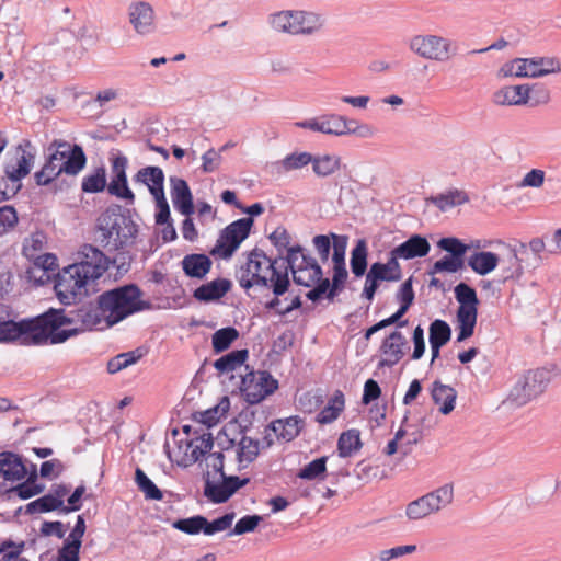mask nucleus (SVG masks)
I'll return each instance as SVG.
<instances>
[{"label": "nucleus", "instance_id": "f257e3e1", "mask_svg": "<svg viewBox=\"0 0 561 561\" xmlns=\"http://www.w3.org/2000/svg\"><path fill=\"white\" fill-rule=\"evenodd\" d=\"M34 318H42L45 323L38 341L33 346L62 344L82 333L85 329L92 330L100 324V318L95 313L93 301L71 310L65 308H48Z\"/></svg>", "mask_w": 561, "mask_h": 561}, {"label": "nucleus", "instance_id": "f03ea898", "mask_svg": "<svg viewBox=\"0 0 561 561\" xmlns=\"http://www.w3.org/2000/svg\"><path fill=\"white\" fill-rule=\"evenodd\" d=\"M95 231L99 244L116 252L136 244L139 226L133 220L131 209L112 204L98 217Z\"/></svg>", "mask_w": 561, "mask_h": 561}, {"label": "nucleus", "instance_id": "7ed1b4c3", "mask_svg": "<svg viewBox=\"0 0 561 561\" xmlns=\"http://www.w3.org/2000/svg\"><path fill=\"white\" fill-rule=\"evenodd\" d=\"M142 290L134 283L105 290L93 302L100 324L105 321L108 328L119 323L129 316L152 309V302L142 300Z\"/></svg>", "mask_w": 561, "mask_h": 561}, {"label": "nucleus", "instance_id": "20e7f679", "mask_svg": "<svg viewBox=\"0 0 561 561\" xmlns=\"http://www.w3.org/2000/svg\"><path fill=\"white\" fill-rule=\"evenodd\" d=\"M47 156L42 169L34 173L38 186H47L58 176L78 175L87 165L88 158L81 145L54 139L47 147Z\"/></svg>", "mask_w": 561, "mask_h": 561}, {"label": "nucleus", "instance_id": "39448f33", "mask_svg": "<svg viewBox=\"0 0 561 561\" xmlns=\"http://www.w3.org/2000/svg\"><path fill=\"white\" fill-rule=\"evenodd\" d=\"M84 265H68L55 278L54 289L64 306L79 305L84 298L96 293L98 282L80 270Z\"/></svg>", "mask_w": 561, "mask_h": 561}, {"label": "nucleus", "instance_id": "423d86ee", "mask_svg": "<svg viewBox=\"0 0 561 561\" xmlns=\"http://www.w3.org/2000/svg\"><path fill=\"white\" fill-rule=\"evenodd\" d=\"M12 309L10 306L0 304V331L4 332L1 343L19 342L23 346H33L38 341L36 336L43 331L44 321L42 318H25L20 321L11 319Z\"/></svg>", "mask_w": 561, "mask_h": 561}, {"label": "nucleus", "instance_id": "0eeeda50", "mask_svg": "<svg viewBox=\"0 0 561 561\" xmlns=\"http://www.w3.org/2000/svg\"><path fill=\"white\" fill-rule=\"evenodd\" d=\"M455 298L459 304L456 311L457 342L470 339L477 325L479 298L476 289L465 282L454 288Z\"/></svg>", "mask_w": 561, "mask_h": 561}, {"label": "nucleus", "instance_id": "6e6552de", "mask_svg": "<svg viewBox=\"0 0 561 561\" xmlns=\"http://www.w3.org/2000/svg\"><path fill=\"white\" fill-rule=\"evenodd\" d=\"M79 254L82 256L79 263L73 265H84L80 270L84 274H89L92 280H96L107 271L110 264L117 266V270L127 273L130 267V255L128 252H119L116 257L111 260L99 248L92 244H83Z\"/></svg>", "mask_w": 561, "mask_h": 561}, {"label": "nucleus", "instance_id": "1a4fd4ad", "mask_svg": "<svg viewBox=\"0 0 561 561\" xmlns=\"http://www.w3.org/2000/svg\"><path fill=\"white\" fill-rule=\"evenodd\" d=\"M550 380L551 373L546 368L527 370L511 389L507 401L523 407L543 393Z\"/></svg>", "mask_w": 561, "mask_h": 561}, {"label": "nucleus", "instance_id": "9d476101", "mask_svg": "<svg viewBox=\"0 0 561 561\" xmlns=\"http://www.w3.org/2000/svg\"><path fill=\"white\" fill-rule=\"evenodd\" d=\"M254 225L252 218H240L226 226L219 233L215 247L209 251L213 256L230 259L241 243L250 236Z\"/></svg>", "mask_w": 561, "mask_h": 561}, {"label": "nucleus", "instance_id": "9b49d317", "mask_svg": "<svg viewBox=\"0 0 561 561\" xmlns=\"http://www.w3.org/2000/svg\"><path fill=\"white\" fill-rule=\"evenodd\" d=\"M279 387L278 380L267 370H251L241 377L240 391L250 405L263 401Z\"/></svg>", "mask_w": 561, "mask_h": 561}, {"label": "nucleus", "instance_id": "f8f14e48", "mask_svg": "<svg viewBox=\"0 0 561 561\" xmlns=\"http://www.w3.org/2000/svg\"><path fill=\"white\" fill-rule=\"evenodd\" d=\"M410 49L422 58L445 61L457 55L455 42L437 35H415L410 41Z\"/></svg>", "mask_w": 561, "mask_h": 561}, {"label": "nucleus", "instance_id": "ddd939ff", "mask_svg": "<svg viewBox=\"0 0 561 561\" xmlns=\"http://www.w3.org/2000/svg\"><path fill=\"white\" fill-rule=\"evenodd\" d=\"M274 261L276 265L277 259L268 256L262 249L254 248L251 250L248 254L247 263L240 267L239 272H237V278L240 287L245 290H249L253 286L268 288L271 280L270 277L262 274L263 263L266 262L267 267L271 265V262Z\"/></svg>", "mask_w": 561, "mask_h": 561}, {"label": "nucleus", "instance_id": "4468645a", "mask_svg": "<svg viewBox=\"0 0 561 561\" xmlns=\"http://www.w3.org/2000/svg\"><path fill=\"white\" fill-rule=\"evenodd\" d=\"M111 162V181L107 186V193L118 199H122L126 205H134L136 201L135 193L128 185L127 168L128 159L123 153L112 154Z\"/></svg>", "mask_w": 561, "mask_h": 561}, {"label": "nucleus", "instance_id": "2eb2a0df", "mask_svg": "<svg viewBox=\"0 0 561 561\" xmlns=\"http://www.w3.org/2000/svg\"><path fill=\"white\" fill-rule=\"evenodd\" d=\"M221 481L214 482L209 473L205 474L204 496L214 504H222L230 500L240 489L250 483L249 477L220 476Z\"/></svg>", "mask_w": 561, "mask_h": 561}, {"label": "nucleus", "instance_id": "dca6fc26", "mask_svg": "<svg viewBox=\"0 0 561 561\" xmlns=\"http://www.w3.org/2000/svg\"><path fill=\"white\" fill-rule=\"evenodd\" d=\"M129 23L139 35H148L154 32V11L146 1L133 2L128 7Z\"/></svg>", "mask_w": 561, "mask_h": 561}, {"label": "nucleus", "instance_id": "f3484780", "mask_svg": "<svg viewBox=\"0 0 561 561\" xmlns=\"http://www.w3.org/2000/svg\"><path fill=\"white\" fill-rule=\"evenodd\" d=\"M232 288V282L228 278L217 277L204 283L193 290V298L202 304L219 301Z\"/></svg>", "mask_w": 561, "mask_h": 561}, {"label": "nucleus", "instance_id": "a211bd4d", "mask_svg": "<svg viewBox=\"0 0 561 561\" xmlns=\"http://www.w3.org/2000/svg\"><path fill=\"white\" fill-rule=\"evenodd\" d=\"M305 426V419L299 415H291L272 421L265 427V431L273 432L278 440L289 443L300 435Z\"/></svg>", "mask_w": 561, "mask_h": 561}, {"label": "nucleus", "instance_id": "6ab92c4d", "mask_svg": "<svg viewBox=\"0 0 561 561\" xmlns=\"http://www.w3.org/2000/svg\"><path fill=\"white\" fill-rule=\"evenodd\" d=\"M346 280L332 274V279L324 277L313 283V288L306 293L308 300L319 302L323 298L333 301L344 290Z\"/></svg>", "mask_w": 561, "mask_h": 561}, {"label": "nucleus", "instance_id": "aec40b11", "mask_svg": "<svg viewBox=\"0 0 561 561\" xmlns=\"http://www.w3.org/2000/svg\"><path fill=\"white\" fill-rule=\"evenodd\" d=\"M170 183L174 208L185 217L191 216L194 213V202L187 182L184 179L171 176Z\"/></svg>", "mask_w": 561, "mask_h": 561}, {"label": "nucleus", "instance_id": "412c9836", "mask_svg": "<svg viewBox=\"0 0 561 561\" xmlns=\"http://www.w3.org/2000/svg\"><path fill=\"white\" fill-rule=\"evenodd\" d=\"M27 474V467L23 457L13 451L0 453V476L5 481H21Z\"/></svg>", "mask_w": 561, "mask_h": 561}, {"label": "nucleus", "instance_id": "4be33fe9", "mask_svg": "<svg viewBox=\"0 0 561 561\" xmlns=\"http://www.w3.org/2000/svg\"><path fill=\"white\" fill-rule=\"evenodd\" d=\"M407 344L404 335L400 331L391 332L381 343L380 352L383 355H389L388 358H382L378 367H392L404 355L402 347Z\"/></svg>", "mask_w": 561, "mask_h": 561}, {"label": "nucleus", "instance_id": "5701e85b", "mask_svg": "<svg viewBox=\"0 0 561 561\" xmlns=\"http://www.w3.org/2000/svg\"><path fill=\"white\" fill-rule=\"evenodd\" d=\"M16 153L15 160L4 165V174L12 182H20L28 175L35 159V154L24 150L22 146H18Z\"/></svg>", "mask_w": 561, "mask_h": 561}, {"label": "nucleus", "instance_id": "b1692460", "mask_svg": "<svg viewBox=\"0 0 561 561\" xmlns=\"http://www.w3.org/2000/svg\"><path fill=\"white\" fill-rule=\"evenodd\" d=\"M266 270L271 272V284L268 288L272 289L274 298L265 302L264 308L266 310H274L277 313V310H279L278 306L280 305L279 297L288 291L290 278L287 276L286 272H280V270L275 267V261L271 262V265H268Z\"/></svg>", "mask_w": 561, "mask_h": 561}, {"label": "nucleus", "instance_id": "393cba45", "mask_svg": "<svg viewBox=\"0 0 561 561\" xmlns=\"http://www.w3.org/2000/svg\"><path fill=\"white\" fill-rule=\"evenodd\" d=\"M530 90L528 84L506 85L495 91L492 101L496 105H525L529 102Z\"/></svg>", "mask_w": 561, "mask_h": 561}, {"label": "nucleus", "instance_id": "a878e982", "mask_svg": "<svg viewBox=\"0 0 561 561\" xmlns=\"http://www.w3.org/2000/svg\"><path fill=\"white\" fill-rule=\"evenodd\" d=\"M181 265L185 276L204 279L211 270L213 261L207 254L191 253L183 257Z\"/></svg>", "mask_w": 561, "mask_h": 561}, {"label": "nucleus", "instance_id": "bb28decb", "mask_svg": "<svg viewBox=\"0 0 561 561\" xmlns=\"http://www.w3.org/2000/svg\"><path fill=\"white\" fill-rule=\"evenodd\" d=\"M332 237V272L333 275L347 280L348 272L346 268L345 254L346 248L348 243V236L346 234H337L335 232H331Z\"/></svg>", "mask_w": 561, "mask_h": 561}, {"label": "nucleus", "instance_id": "cd10ccee", "mask_svg": "<svg viewBox=\"0 0 561 561\" xmlns=\"http://www.w3.org/2000/svg\"><path fill=\"white\" fill-rule=\"evenodd\" d=\"M528 254L527 244L519 242L518 245L510 248L508 265L502 270V283L510 279H519L524 274L523 255Z\"/></svg>", "mask_w": 561, "mask_h": 561}, {"label": "nucleus", "instance_id": "c85d7f7f", "mask_svg": "<svg viewBox=\"0 0 561 561\" xmlns=\"http://www.w3.org/2000/svg\"><path fill=\"white\" fill-rule=\"evenodd\" d=\"M394 248L401 254L402 260H413L426 256L431 244L424 236L414 233Z\"/></svg>", "mask_w": 561, "mask_h": 561}, {"label": "nucleus", "instance_id": "c756f323", "mask_svg": "<svg viewBox=\"0 0 561 561\" xmlns=\"http://www.w3.org/2000/svg\"><path fill=\"white\" fill-rule=\"evenodd\" d=\"M131 180L135 184L146 185L151 194L164 187L165 176L160 167L148 165L138 170Z\"/></svg>", "mask_w": 561, "mask_h": 561}, {"label": "nucleus", "instance_id": "7c9ffc66", "mask_svg": "<svg viewBox=\"0 0 561 561\" xmlns=\"http://www.w3.org/2000/svg\"><path fill=\"white\" fill-rule=\"evenodd\" d=\"M500 263V256L491 251H478L467 260L468 266L478 275L484 276L493 272Z\"/></svg>", "mask_w": 561, "mask_h": 561}, {"label": "nucleus", "instance_id": "2f4dec72", "mask_svg": "<svg viewBox=\"0 0 561 561\" xmlns=\"http://www.w3.org/2000/svg\"><path fill=\"white\" fill-rule=\"evenodd\" d=\"M529 78H540L561 72V62L556 57L526 58Z\"/></svg>", "mask_w": 561, "mask_h": 561}, {"label": "nucleus", "instance_id": "473e14b6", "mask_svg": "<svg viewBox=\"0 0 561 561\" xmlns=\"http://www.w3.org/2000/svg\"><path fill=\"white\" fill-rule=\"evenodd\" d=\"M432 399L436 404H440L439 412L444 415L449 414L455 409L457 391L447 385L436 380L433 382Z\"/></svg>", "mask_w": 561, "mask_h": 561}, {"label": "nucleus", "instance_id": "72a5a7b5", "mask_svg": "<svg viewBox=\"0 0 561 561\" xmlns=\"http://www.w3.org/2000/svg\"><path fill=\"white\" fill-rule=\"evenodd\" d=\"M249 358V350L240 348L233 350L214 362V367L218 374L233 371L236 368L242 366Z\"/></svg>", "mask_w": 561, "mask_h": 561}, {"label": "nucleus", "instance_id": "f704fd0d", "mask_svg": "<svg viewBox=\"0 0 561 561\" xmlns=\"http://www.w3.org/2000/svg\"><path fill=\"white\" fill-rule=\"evenodd\" d=\"M260 454V440L250 436L243 435L238 444L237 461L239 470L248 467L253 462Z\"/></svg>", "mask_w": 561, "mask_h": 561}, {"label": "nucleus", "instance_id": "c9c22d12", "mask_svg": "<svg viewBox=\"0 0 561 561\" xmlns=\"http://www.w3.org/2000/svg\"><path fill=\"white\" fill-rule=\"evenodd\" d=\"M344 407V393L341 390H335L328 404L317 414L316 421L319 424H330L340 416Z\"/></svg>", "mask_w": 561, "mask_h": 561}, {"label": "nucleus", "instance_id": "e433bc0d", "mask_svg": "<svg viewBox=\"0 0 561 561\" xmlns=\"http://www.w3.org/2000/svg\"><path fill=\"white\" fill-rule=\"evenodd\" d=\"M147 348L139 346L133 351L121 353L114 357H112L107 362L106 370L108 374H116L124 368H127L134 364H136L139 359H141L147 354Z\"/></svg>", "mask_w": 561, "mask_h": 561}, {"label": "nucleus", "instance_id": "4c0bfd02", "mask_svg": "<svg viewBox=\"0 0 561 561\" xmlns=\"http://www.w3.org/2000/svg\"><path fill=\"white\" fill-rule=\"evenodd\" d=\"M368 245L365 239H358L351 251L350 266L355 277L359 278L367 274Z\"/></svg>", "mask_w": 561, "mask_h": 561}, {"label": "nucleus", "instance_id": "58836bf2", "mask_svg": "<svg viewBox=\"0 0 561 561\" xmlns=\"http://www.w3.org/2000/svg\"><path fill=\"white\" fill-rule=\"evenodd\" d=\"M328 459V456H321L311 460L309 463L305 465L298 470L296 477L306 481L324 480L329 476L327 469Z\"/></svg>", "mask_w": 561, "mask_h": 561}, {"label": "nucleus", "instance_id": "ea45409f", "mask_svg": "<svg viewBox=\"0 0 561 561\" xmlns=\"http://www.w3.org/2000/svg\"><path fill=\"white\" fill-rule=\"evenodd\" d=\"M362 447L360 432L357 428L343 432L337 439V454L341 458L351 457Z\"/></svg>", "mask_w": 561, "mask_h": 561}, {"label": "nucleus", "instance_id": "a19ab883", "mask_svg": "<svg viewBox=\"0 0 561 561\" xmlns=\"http://www.w3.org/2000/svg\"><path fill=\"white\" fill-rule=\"evenodd\" d=\"M296 34H313L323 26L320 14L307 11H295Z\"/></svg>", "mask_w": 561, "mask_h": 561}, {"label": "nucleus", "instance_id": "79ce46f5", "mask_svg": "<svg viewBox=\"0 0 561 561\" xmlns=\"http://www.w3.org/2000/svg\"><path fill=\"white\" fill-rule=\"evenodd\" d=\"M107 174L104 165L98 167L92 173L85 175L81 182V190L87 194L102 193L107 190Z\"/></svg>", "mask_w": 561, "mask_h": 561}, {"label": "nucleus", "instance_id": "37998d69", "mask_svg": "<svg viewBox=\"0 0 561 561\" xmlns=\"http://www.w3.org/2000/svg\"><path fill=\"white\" fill-rule=\"evenodd\" d=\"M312 171L319 178H328L341 168V158L335 154H313Z\"/></svg>", "mask_w": 561, "mask_h": 561}, {"label": "nucleus", "instance_id": "c03bdc74", "mask_svg": "<svg viewBox=\"0 0 561 561\" xmlns=\"http://www.w3.org/2000/svg\"><path fill=\"white\" fill-rule=\"evenodd\" d=\"M239 331L234 327H225L211 335V347L215 354L226 352L239 339Z\"/></svg>", "mask_w": 561, "mask_h": 561}, {"label": "nucleus", "instance_id": "a18cd8bd", "mask_svg": "<svg viewBox=\"0 0 561 561\" xmlns=\"http://www.w3.org/2000/svg\"><path fill=\"white\" fill-rule=\"evenodd\" d=\"M135 483L147 500L161 501L163 499V492L139 467L135 470Z\"/></svg>", "mask_w": 561, "mask_h": 561}, {"label": "nucleus", "instance_id": "49530a36", "mask_svg": "<svg viewBox=\"0 0 561 561\" xmlns=\"http://www.w3.org/2000/svg\"><path fill=\"white\" fill-rule=\"evenodd\" d=\"M469 201L467 194L462 191H449L446 194H439L431 197V202L439 208L442 211H446L447 209L462 205Z\"/></svg>", "mask_w": 561, "mask_h": 561}, {"label": "nucleus", "instance_id": "de8ad7c7", "mask_svg": "<svg viewBox=\"0 0 561 561\" xmlns=\"http://www.w3.org/2000/svg\"><path fill=\"white\" fill-rule=\"evenodd\" d=\"M437 247L447 252V255H456L457 259L465 261L466 254L470 250V245L465 243L457 237H444L437 241Z\"/></svg>", "mask_w": 561, "mask_h": 561}, {"label": "nucleus", "instance_id": "09e8293b", "mask_svg": "<svg viewBox=\"0 0 561 561\" xmlns=\"http://www.w3.org/2000/svg\"><path fill=\"white\" fill-rule=\"evenodd\" d=\"M451 339L450 325L442 319H435L428 328V342L446 345Z\"/></svg>", "mask_w": 561, "mask_h": 561}, {"label": "nucleus", "instance_id": "8fccbe9b", "mask_svg": "<svg viewBox=\"0 0 561 561\" xmlns=\"http://www.w3.org/2000/svg\"><path fill=\"white\" fill-rule=\"evenodd\" d=\"M295 11H280L270 16V24L277 32L296 35Z\"/></svg>", "mask_w": 561, "mask_h": 561}, {"label": "nucleus", "instance_id": "3c124183", "mask_svg": "<svg viewBox=\"0 0 561 561\" xmlns=\"http://www.w3.org/2000/svg\"><path fill=\"white\" fill-rule=\"evenodd\" d=\"M234 513H226L211 522H209L205 516H203V534L206 536L215 535L216 533L224 531L228 528H230L233 518Z\"/></svg>", "mask_w": 561, "mask_h": 561}, {"label": "nucleus", "instance_id": "603ef678", "mask_svg": "<svg viewBox=\"0 0 561 561\" xmlns=\"http://www.w3.org/2000/svg\"><path fill=\"white\" fill-rule=\"evenodd\" d=\"M463 267L465 261L457 259L456 255H445L432 265L428 274L434 275L438 273H456Z\"/></svg>", "mask_w": 561, "mask_h": 561}, {"label": "nucleus", "instance_id": "864d4df0", "mask_svg": "<svg viewBox=\"0 0 561 561\" xmlns=\"http://www.w3.org/2000/svg\"><path fill=\"white\" fill-rule=\"evenodd\" d=\"M45 490V484L43 483H35L30 482L27 480L11 486L5 491V493H14L19 499L21 500H28L33 496H36L41 493H43Z\"/></svg>", "mask_w": 561, "mask_h": 561}, {"label": "nucleus", "instance_id": "5fc2aeb1", "mask_svg": "<svg viewBox=\"0 0 561 561\" xmlns=\"http://www.w3.org/2000/svg\"><path fill=\"white\" fill-rule=\"evenodd\" d=\"M312 160H313L312 153L306 152V151H304V152L295 151V152L287 154L280 161V164H282V168L286 172H289V171L298 170V169H301V168L308 165L309 163H311Z\"/></svg>", "mask_w": 561, "mask_h": 561}, {"label": "nucleus", "instance_id": "6e6d98bb", "mask_svg": "<svg viewBox=\"0 0 561 561\" xmlns=\"http://www.w3.org/2000/svg\"><path fill=\"white\" fill-rule=\"evenodd\" d=\"M172 527L187 535L203 533V515H194L187 518H179L172 522Z\"/></svg>", "mask_w": 561, "mask_h": 561}, {"label": "nucleus", "instance_id": "4d7b16f0", "mask_svg": "<svg viewBox=\"0 0 561 561\" xmlns=\"http://www.w3.org/2000/svg\"><path fill=\"white\" fill-rule=\"evenodd\" d=\"M321 125H323L321 133L342 136L344 135L345 117L336 114H324L321 115Z\"/></svg>", "mask_w": 561, "mask_h": 561}, {"label": "nucleus", "instance_id": "13d9d810", "mask_svg": "<svg viewBox=\"0 0 561 561\" xmlns=\"http://www.w3.org/2000/svg\"><path fill=\"white\" fill-rule=\"evenodd\" d=\"M54 511H59L58 500L53 499V496L49 494H45V495L30 502L26 505L27 514L48 513V512H54Z\"/></svg>", "mask_w": 561, "mask_h": 561}, {"label": "nucleus", "instance_id": "bf43d9fd", "mask_svg": "<svg viewBox=\"0 0 561 561\" xmlns=\"http://www.w3.org/2000/svg\"><path fill=\"white\" fill-rule=\"evenodd\" d=\"M262 520L263 517L261 515H245L236 523L234 527L229 531L228 536H240L252 533L257 528Z\"/></svg>", "mask_w": 561, "mask_h": 561}, {"label": "nucleus", "instance_id": "052dcab7", "mask_svg": "<svg viewBox=\"0 0 561 561\" xmlns=\"http://www.w3.org/2000/svg\"><path fill=\"white\" fill-rule=\"evenodd\" d=\"M268 240L276 248L278 252L277 261L283 259V252L287 251L291 236L285 227H277L270 236Z\"/></svg>", "mask_w": 561, "mask_h": 561}, {"label": "nucleus", "instance_id": "680f3d73", "mask_svg": "<svg viewBox=\"0 0 561 561\" xmlns=\"http://www.w3.org/2000/svg\"><path fill=\"white\" fill-rule=\"evenodd\" d=\"M500 73H502L503 77H529L526 58H515L514 60L504 64L500 69Z\"/></svg>", "mask_w": 561, "mask_h": 561}, {"label": "nucleus", "instance_id": "e2e57ef3", "mask_svg": "<svg viewBox=\"0 0 561 561\" xmlns=\"http://www.w3.org/2000/svg\"><path fill=\"white\" fill-rule=\"evenodd\" d=\"M414 298L415 294L413 290V276H410L400 285V288L396 294V299L400 305L399 307L409 311L410 307L414 302Z\"/></svg>", "mask_w": 561, "mask_h": 561}, {"label": "nucleus", "instance_id": "0e129e2a", "mask_svg": "<svg viewBox=\"0 0 561 561\" xmlns=\"http://www.w3.org/2000/svg\"><path fill=\"white\" fill-rule=\"evenodd\" d=\"M428 499L432 500L437 510L439 511L443 507L449 505L454 500V488L453 484H444L443 486L427 493Z\"/></svg>", "mask_w": 561, "mask_h": 561}, {"label": "nucleus", "instance_id": "69168bd1", "mask_svg": "<svg viewBox=\"0 0 561 561\" xmlns=\"http://www.w3.org/2000/svg\"><path fill=\"white\" fill-rule=\"evenodd\" d=\"M82 545L65 539L62 546L57 551V561H80V550Z\"/></svg>", "mask_w": 561, "mask_h": 561}, {"label": "nucleus", "instance_id": "338daca9", "mask_svg": "<svg viewBox=\"0 0 561 561\" xmlns=\"http://www.w3.org/2000/svg\"><path fill=\"white\" fill-rule=\"evenodd\" d=\"M222 417V412H219V407H213L205 411H196L192 414V420L198 422L206 427L215 426Z\"/></svg>", "mask_w": 561, "mask_h": 561}, {"label": "nucleus", "instance_id": "774afa93", "mask_svg": "<svg viewBox=\"0 0 561 561\" xmlns=\"http://www.w3.org/2000/svg\"><path fill=\"white\" fill-rule=\"evenodd\" d=\"M19 221L18 213L11 205L0 207V236L15 227Z\"/></svg>", "mask_w": 561, "mask_h": 561}]
</instances>
